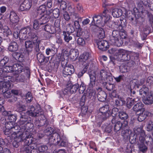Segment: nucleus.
<instances>
[{"mask_svg":"<svg viewBox=\"0 0 153 153\" xmlns=\"http://www.w3.org/2000/svg\"><path fill=\"white\" fill-rule=\"evenodd\" d=\"M110 14V12L106 9L103 11L102 16L98 15L93 17L92 23L94 22L95 19H97L96 20V23L95 24V25L103 26L105 24L108 22L107 25L108 27L110 28L116 29L113 31L112 35L110 36L109 42L111 45L120 47L123 45V42L120 32L123 31V27L126 25L127 22L125 19L120 20L121 25L120 23L118 24L117 22L109 21L111 18Z\"/></svg>","mask_w":153,"mask_h":153,"instance_id":"obj_1","label":"nucleus"},{"mask_svg":"<svg viewBox=\"0 0 153 153\" xmlns=\"http://www.w3.org/2000/svg\"><path fill=\"white\" fill-rule=\"evenodd\" d=\"M21 117L19 123L24 125V128H26V125L30 121V116L35 117L39 115V111L35 109L33 106L29 107L26 113L22 112L21 113Z\"/></svg>","mask_w":153,"mask_h":153,"instance_id":"obj_2","label":"nucleus"},{"mask_svg":"<svg viewBox=\"0 0 153 153\" xmlns=\"http://www.w3.org/2000/svg\"><path fill=\"white\" fill-rule=\"evenodd\" d=\"M13 123L8 121L6 120L5 122H4V124H2L5 128V129L4 131V134L9 136L11 135L12 137L15 136L16 133L20 131L21 128L23 129H25L24 127V125L21 124L19 122V126H16L13 127Z\"/></svg>","mask_w":153,"mask_h":153,"instance_id":"obj_3","label":"nucleus"},{"mask_svg":"<svg viewBox=\"0 0 153 153\" xmlns=\"http://www.w3.org/2000/svg\"><path fill=\"white\" fill-rule=\"evenodd\" d=\"M13 68V71L11 72H13V76H11L10 81L11 82H24L25 80V76L24 75H21L19 76V74L21 73L24 70V66L22 64H15L12 66Z\"/></svg>","mask_w":153,"mask_h":153,"instance_id":"obj_4","label":"nucleus"},{"mask_svg":"<svg viewBox=\"0 0 153 153\" xmlns=\"http://www.w3.org/2000/svg\"><path fill=\"white\" fill-rule=\"evenodd\" d=\"M89 76L90 77V82L89 84L88 89L89 90V91H88V96L90 98H94L98 95H100V93L102 92V88L101 87H98L96 88V90L98 92H97L94 89H91L95 84L96 77H95V74L94 73L93 74H89Z\"/></svg>","mask_w":153,"mask_h":153,"instance_id":"obj_5","label":"nucleus"},{"mask_svg":"<svg viewBox=\"0 0 153 153\" xmlns=\"http://www.w3.org/2000/svg\"><path fill=\"white\" fill-rule=\"evenodd\" d=\"M13 69L12 66H6L3 68H0V83L2 84L4 81L10 79V74Z\"/></svg>","mask_w":153,"mask_h":153,"instance_id":"obj_6","label":"nucleus"},{"mask_svg":"<svg viewBox=\"0 0 153 153\" xmlns=\"http://www.w3.org/2000/svg\"><path fill=\"white\" fill-rule=\"evenodd\" d=\"M31 136L28 133L27 134L25 132L22 133L20 131L16 133L15 136L12 137L11 135L8 136L11 139H14V141L13 143V145L14 147L16 148L18 146V144L19 142L23 141L25 140V139L28 138L30 136Z\"/></svg>","mask_w":153,"mask_h":153,"instance_id":"obj_7","label":"nucleus"},{"mask_svg":"<svg viewBox=\"0 0 153 153\" xmlns=\"http://www.w3.org/2000/svg\"><path fill=\"white\" fill-rule=\"evenodd\" d=\"M52 12L51 10L47 11V14L42 16L39 19H35L33 23V27L35 30L39 29L40 25L47 23L49 21L50 16L49 14Z\"/></svg>","mask_w":153,"mask_h":153,"instance_id":"obj_8","label":"nucleus"},{"mask_svg":"<svg viewBox=\"0 0 153 153\" xmlns=\"http://www.w3.org/2000/svg\"><path fill=\"white\" fill-rule=\"evenodd\" d=\"M100 112L99 113L98 120L101 122L106 119L111 115V111L109 109V106L105 105L100 109Z\"/></svg>","mask_w":153,"mask_h":153,"instance_id":"obj_9","label":"nucleus"},{"mask_svg":"<svg viewBox=\"0 0 153 153\" xmlns=\"http://www.w3.org/2000/svg\"><path fill=\"white\" fill-rule=\"evenodd\" d=\"M113 81L112 76L109 73H107L104 70H102L100 72V76L99 80L97 82L99 83H112Z\"/></svg>","mask_w":153,"mask_h":153,"instance_id":"obj_10","label":"nucleus"},{"mask_svg":"<svg viewBox=\"0 0 153 153\" xmlns=\"http://www.w3.org/2000/svg\"><path fill=\"white\" fill-rule=\"evenodd\" d=\"M134 134H136V137L139 135V140L143 141L144 140L149 138V140H151L152 138L150 135H146L144 131L141 127H136L134 128Z\"/></svg>","mask_w":153,"mask_h":153,"instance_id":"obj_11","label":"nucleus"},{"mask_svg":"<svg viewBox=\"0 0 153 153\" xmlns=\"http://www.w3.org/2000/svg\"><path fill=\"white\" fill-rule=\"evenodd\" d=\"M1 87H0V89L3 90V87H5V90H3V92H0L1 94H3L5 98H8L11 97L10 92L8 91V89L12 87L13 86V84L10 81V80H7V81H4L1 85Z\"/></svg>","mask_w":153,"mask_h":153,"instance_id":"obj_12","label":"nucleus"},{"mask_svg":"<svg viewBox=\"0 0 153 153\" xmlns=\"http://www.w3.org/2000/svg\"><path fill=\"white\" fill-rule=\"evenodd\" d=\"M31 136H30L28 139H25V143L27 144L23 148L21 149L22 153H31L32 149H34L33 146L32 139L30 138L31 137V135L30 134Z\"/></svg>","mask_w":153,"mask_h":153,"instance_id":"obj_13","label":"nucleus"},{"mask_svg":"<svg viewBox=\"0 0 153 153\" xmlns=\"http://www.w3.org/2000/svg\"><path fill=\"white\" fill-rule=\"evenodd\" d=\"M3 114L5 116L4 117H2L1 119V123L4 124L6 120H8L11 122L13 123L16 120V114H12L10 111H3Z\"/></svg>","mask_w":153,"mask_h":153,"instance_id":"obj_14","label":"nucleus"},{"mask_svg":"<svg viewBox=\"0 0 153 153\" xmlns=\"http://www.w3.org/2000/svg\"><path fill=\"white\" fill-rule=\"evenodd\" d=\"M30 37L32 39V41H27L25 42V46L27 49L30 48L31 49L34 46L36 47L39 46V42L37 40L38 37L36 36L34 34L32 36L31 35Z\"/></svg>","mask_w":153,"mask_h":153,"instance_id":"obj_15","label":"nucleus"},{"mask_svg":"<svg viewBox=\"0 0 153 153\" xmlns=\"http://www.w3.org/2000/svg\"><path fill=\"white\" fill-rule=\"evenodd\" d=\"M124 51L125 52H123V53H120L118 55V56L120 55V56H122V60L125 61L128 60L130 59L131 56L132 59H133V57H134V59L137 60L138 57V54L134 52L128 51L124 50Z\"/></svg>","mask_w":153,"mask_h":153,"instance_id":"obj_16","label":"nucleus"},{"mask_svg":"<svg viewBox=\"0 0 153 153\" xmlns=\"http://www.w3.org/2000/svg\"><path fill=\"white\" fill-rule=\"evenodd\" d=\"M79 88V85L78 83H76L73 85L71 84H69L66 86L63 92L65 95H70L75 93Z\"/></svg>","mask_w":153,"mask_h":153,"instance_id":"obj_17","label":"nucleus"},{"mask_svg":"<svg viewBox=\"0 0 153 153\" xmlns=\"http://www.w3.org/2000/svg\"><path fill=\"white\" fill-rule=\"evenodd\" d=\"M91 57V54L90 53L84 52L80 56L79 59V62L82 65L86 66L88 65Z\"/></svg>","mask_w":153,"mask_h":153,"instance_id":"obj_18","label":"nucleus"},{"mask_svg":"<svg viewBox=\"0 0 153 153\" xmlns=\"http://www.w3.org/2000/svg\"><path fill=\"white\" fill-rule=\"evenodd\" d=\"M27 33L28 34V36L30 37L31 36H32L34 34L32 33L30 28L29 27H26L22 28L20 30L19 35L20 36L22 35V38L24 39H25L27 37H28L27 36Z\"/></svg>","mask_w":153,"mask_h":153,"instance_id":"obj_19","label":"nucleus"},{"mask_svg":"<svg viewBox=\"0 0 153 153\" xmlns=\"http://www.w3.org/2000/svg\"><path fill=\"white\" fill-rule=\"evenodd\" d=\"M74 72V69L73 65L71 64H68L66 65L64 68L63 74L65 77L68 75H70L73 74Z\"/></svg>","mask_w":153,"mask_h":153,"instance_id":"obj_20","label":"nucleus"},{"mask_svg":"<svg viewBox=\"0 0 153 153\" xmlns=\"http://www.w3.org/2000/svg\"><path fill=\"white\" fill-rule=\"evenodd\" d=\"M57 137V142L58 143H59L60 142V145L63 147L65 146L68 143V141L65 137H63L62 138L59 136V134L57 133H54L53 134V136Z\"/></svg>","mask_w":153,"mask_h":153,"instance_id":"obj_21","label":"nucleus"},{"mask_svg":"<svg viewBox=\"0 0 153 153\" xmlns=\"http://www.w3.org/2000/svg\"><path fill=\"white\" fill-rule=\"evenodd\" d=\"M32 6V2L30 0H25L20 6V9L22 11L29 10Z\"/></svg>","mask_w":153,"mask_h":153,"instance_id":"obj_22","label":"nucleus"},{"mask_svg":"<svg viewBox=\"0 0 153 153\" xmlns=\"http://www.w3.org/2000/svg\"><path fill=\"white\" fill-rule=\"evenodd\" d=\"M98 48L102 51L106 50L109 47L108 42L106 41L102 40L97 43Z\"/></svg>","mask_w":153,"mask_h":153,"instance_id":"obj_23","label":"nucleus"},{"mask_svg":"<svg viewBox=\"0 0 153 153\" xmlns=\"http://www.w3.org/2000/svg\"><path fill=\"white\" fill-rule=\"evenodd\" d=\"M10 19L12 23H16L19 21V18L16 14L13 11H11L10 13Z\"/></svg>","mask_w":153,"mask_h":153,"instance_id":"obj_24","label":"nucleus"},{"mask_svg":"<svg viewBox=\"0 0 153 153\" xmlns=\"http://www.w3.org/2000/svg\"><path fill=\"white\" fill-rule=\"evenodd\" d=\"M141 111L142 112L139 114L138 118V120L140 122L144 120L149 114V112L145 109H143Z\"/></svg>","mask_w":153,"mask_h":153,"instance_id":"obj_25","label":"nucleus"},{"mask_svg":"<svg viewBox=\"0 0 153 153\" xmlns=\"http://www.w3.org/2000/svg\"><path fill=\"white\" fill-rule=\"evenodd\" d=\"M143 102L146 104H152L153 103V95L152 94H148L146 98L143 97Z\"/></svg>","mask_w":153,"mask_h":153,"instance_id":"obj_26","label":"nucleus"},{"mask_svg":"<svg viewBox=\"0 0 153 153\" xmlns=\"http://www.w3.org/2000/svg\"><path fill=\"white\" fill-rule=\"evenodd\" d=\"M143 105L142 102H139L133 106V109L136 112L141 111L143 109H145L143 108Z\"/></svg>","mask_w":153,"mask_h":153,"instance_id":"obj_27","label":"nucleus"},{"mask_svg":"<svg viewBox=\"0 0 153 153\" xmlns=\"http://www.w3.org/2000/svg\"><path fill=\"white\" fill-rule=\"evenodd\" d=\"M144 140H144L143 141H139V142L137 144L138 147L140 151L142 152H146L148 149L147 146L144 144Z\"/></svg>","mask_w":153,"mask_h":153,"instance_id":"obj_28","label":"nucleus"},{"mask_svg":"<svg viewBox=\"0 0 153 153\" xmlns=\"http://www.w3.org/2000/svg\"><path fill=\"white\" fill-rule=\"evenodd\" d=\"M138 100V99H133L130 98H127L126 99L127 107L129 108H131L133 104Z\"/></svg>","mask_w":153,"mask_h":153,"instance_id":"obj_29","label":"nucleus"},{"mask_svg":"<svg viewBox=\"0 0 153 153\" xmlns=\"http://www.w3.org/2000/svg\"><path fill=\"white\" fill-rule=\"evenodd\" d=\"M18 48V46L17 44L15 42H11L9 44L8 49L9 51L11 52L16 51Z\"/></svg>","mask_w":153,"mask_h":153,"instance_id":"obj_30","label":"nucleus"},{"mask_svg":"<svg viewBox=\"0 0 153 153\" xmlns=\"http://www.w3.org/2000/svg\"><path fill=\"white\" fill-rule=\"evenodd\" d=\"M13 56L15 59L19 62H22L24 60V57L23 55L17 52L13 53Z\"/></svg>","mask_w":153,"mask_h":153,"instance_id":"obj_31","label":"nucleus"},{"mask_svg":"<svg viewBox=\"0 0 153 153\" xmlns=\"http://www.w3.org/2000/svg\"><path fill=\"white\" fill-rule=\"evenodd\" d=\"M122 14V12L120 9H114L112 10V15L114 17L118 18Z\"/></svg>","mask_w":153,"mask_h":153,"instance_id":"obj_32","label":"nucleus"},{"mask_svg":"<svg viewBox=\"0 0 153 153\" xmlns=\"http://www.w3.org/2000/svg\"><path fill=\"white\" fill-rule=\"evenodd\" d=\"M109 52L111 54L117 56L118 55L119 53H123L125 51L123 49H115L114 48H112L109 50Z\"/></svg>","mask_w":153,"mask_h":153,"instance_id":"obj_33","label":"nucleus"},{"mask_svg":"<svg viewBox=\"0 0 153 153\" xmlns=\"http://www.w3.org/2000/svg\"><path fill=\"white\" fill-rule=\"evenodd\" d=\"M68 10L69 13L71 15L75 16L76 18L78 17V15L76 13V9L73 6L70 5L68 7Z\"/></svg>","mask_w":153,"mask_h":153,"instance_id":"obj_34","label":"nucleus"},{"mask_svg":"<svg viewBox=\"0 0 153 153\" xmlns=\"http://www.w3.org/2000/svg\"><path fill=\"white\" fill-rule=\"evenodd\" d=\"M133 12L135 16L137 18H139L143 14V12L141 10H139L136 7L134 8L133 10Z\"/></svg>","mask_w":153,"mask_h":153,"instance_id":"obj_35","label":"nucleus"},{"mask_svg":"<svg viewBox=\"0 0 153 153\" xmlns=\"http://www.w3.org/2000/svg\"><path fill=\"white\" fill-rule=\"evenodd\" d=\"M64 36V39L65 42H68L70 41L72 39V37L70 36V33H67L65 31L62 32Z\"/></svg>","mask_w":153,"mask_h":153,"instance_id":"obj_36","label":"nucleus"},{"mask_svg":"<svg viewBox=\"0 0 153 153\" xmlns=\"http://www.w3.org/2000/svg\"><path fill=\"white\" fill-rule=\"evenodd\" d=\"M79 53L77 50L71 49L69 53V55L71 58L76 59L78 56Z\"/></svg>","mask_w":153,"mask_h":153,"instance_id":"obj_37","label":"nucleus"},{"mask_svg":"<svg viewBox=\"0 0 153 153\" xmlns=\"http://www.w3.org/2000/svg\"><path fill=\"white\" fill-rule=\"evenodd\" d=\"M148 91V89L145 85H143V87L141 88L140 91V94L143 95L144 97H145Z\"/></svg>","mask_w":153,"mask_h":153,"instance_id":"obj_38","label":"nucleus"},{"mask_svg":"<svg viewBox=\"0 0 153 153\" xmlns=\"http://www.w3.org/2000/svg\"><path fill=\"white\" fill-rule=\"evenodd\" d=\"M126 102L123 97H120V99L115 100V104L117 106L122 105L126 103Z\"/></svg>","mask_w":153,"mask_h":153,"instance_id":"obj_39","label":"nucleus"},{"mask_svg":"<svg viewBox=\"0 0 153 153\" xmlns=\"http://www.w3.org/2000/svg\"><path fill=\"white\" fill-rule=\"evenodd\" d=\"M50 10H51L52 11V12L49 14V15L50 16H51V14L53 12V16H54V17H55L56 18H58L59 17V15H60V11L58 8H56L55 9H54V10H53V11L51 10H50L48 11L47 10L46 11L45 14H47V13H46L47 11H48Z\"/></svg>","mask_w":153,"mask_h":153,"instance_id":"obj_40","label":"nucleus"},{"mask_svg":"<svg viewBox=\"0 0 153 153\" xmlns=\"http://www.w3.org/2000/svg\"><path fill=\"white\" fill-rule=\"evenodd\" d=\"M97 35L99 39H102L105 36V33L104 30L102 28H99L97 31Z\"/></svg>","mask_w":153,"mask_h":153,"instance_id":"obj_41","label":"nucleus"},{"mask_svg":"<svg viewBox=\"0 0 153 153\" xmlns=\"http://www.w3.org/2000/svg\"><path fill=\"white\" fill-rule=\"evenodd\" d=\"M46 8L45 5L42 4L39 6L37 10V13L40 15H41L45 12Z\"/></svg>","mask_w":153,"mask_h":153,"instance_id":"obj_42","label":"nucleus"},{"mask_svg":"<svg viewBox=\"0 0 153 153\" xmlns=\"http://www.w3.org/2000/svg\"><path fill=\"white\" fill-rule=\"evenodd\" d=\"M66 30L67 33H71L74 31V28L72 25L69 24L67 25Z\"/></svg>","mask_w":153,"mask_h":153,"instance_id":"obj_43","label":"nucleus"},{"mask_svg":"<svg viewBox=\"0 0 153 153\" xmlns=\"http://www.w3.org/2000/svg\"><path fill=\"white\" fill-rule=\"evenodd\" d=\"M2 31L4 34L6 36L11 35L12 33L11 30L7 26H5L4 27Z\"/></svg>","mask_w":153,"mask_h":153,"instance_id":"obj_44","label":"nucleus"},{"mask_svg":"<svg viewBox=\"0 0 153 153\" xmlns=\"http://www.w3.org/2000/svg\"><path fill=\"white\" fill-rule=\"evenodd\" d=\"M122 125V123L120 121H118L117 122L114 126V129L115 131L117 132L121 128Z\"/></svg>","mask_w":153,"mask_h":153,"instance_id":"obj_45","label":"nucleus"},{"mask_svg":"<svg viewBox=\"0 0 153 153\" xmlns=\"http://www.w3.org/2000/svg\"><path fill=\"white\" fill-rule=\"evenodd\" d=\"M119 116L121 119H126L128 118V115L127 114L123 111H121L119 112Z\"/></svg>","mask_w":153,"mask_h":153,"instance_id":"obj_46","label":"nucleus"},{"mask_svg":"<svg viewBox=\"0 0 153 153\" xmlns=\"http://www.w3.org/2000/svg\"><path fill=\"white\" fill-rule=\"evenodd\" d=\"M76 11L80 13H83L84 10L81 4H77L76 5Z\"/></svg>","mask_w":153,"mask_h":153,"instance_id":"obj_47","label":"nucleus"},{"mask_svg":"<svg viewBox=\"0 0 153 153\" xmlns=\"http://www.w3.org/2000/svg\"><path fill=\"white\" fill-rule=\"evenodd\" d=\"M9 61V58L7 56H5L2 59L0 62L1 66H3L7 63Z\"/></svg>","mask_w":153,"mask_h":153,"instance_id":"obj_48","label":"nucleus"},{"mask_svg":"<svg viewBox=\"0 0 153 153\" xmlns=\"http://www.w3.org/2000/svg\"><path fill=\"white\" fill-rule=\"evenodd\" d=\"M77 44L81 46H83L85 44V42L84 39L82 38H79L77 40Z\"/></svg>","mask_w":153,"mask_h":153,"instance_id":"obj_49","label":"nucleus"},{"mask_svg":"<svg viewBox=\"0 0 153 153\" xmlns=\"http://www.w3.org/2000/svg\"><path fill=\"white\" fill-rule=\"evenodd\" d=\"M115 87V85L112 83H106V88L108 91H111Z\"/></svg>","mask_w":153,"mask_h":153,"instance_id":"obj_50","label":"nucleus"},{"mask_svg":"<svg viewBox=\"0 0 153 153\" xmlns=\"http://www.w3.org/2000/svg\"><path fill=\"white\" fill-rule=\"evenodd\" d=\"M147 130L149 131H152V134L153 135V123L150 122L147 126Z\"/></svg>","mask_w":153,"mask_h":153,"instance_id":"obj_51","label":"nucleus"},{"mask_svg":"<svg viewBox=\"0 0 153 153\" xmlns=\"http://www.w3.org/2000/svg\"><path fill=\"white\" fill-rule=\"evenodd\" d=\"M67 7V3L65 2H62L60 5V9L61 11H65Z\"/></svg>","mask_w":153,"mask_h":153,"instance_id":"obj_52","label":"nucleus"},{"mask_svg":"<svg viewBox=\"0 0 153 153\" xmlns=\"http://www.w3.org/2000/svg\"><path fill=\"white\" fill-rule=\"evenodd\" d=\"M147 20L151 24L153 23V15L151 13H148Z\"/></svg>","mask_w":153,"mask_h":153,"instance_id":"obj_53","label":"nucleus"},{"mask_svg":"<svg viewBox=\"0 0 153 153\" xmlns=\"http://www.w3.org/2000/svg\"><path fill=\"white\" fill-rule=\"evenodd\" d=\"M118 113V109L117 108H114L111 112V115L113 117H114Z\"/></svg>","mask_w":153,"mask_h":153,"instance_id":"obj_54","label":"nucleus"},{"mask_svg":"<svg viewBox=\"0 0 153 153\" xmlns=\"http://www.w3.org/2000/svg\"><path fill=\"white\" fill-rule=\"evenodd\" d=\"M122 126L121 128L123 130H124V131H122V132L123 133H124V132L125 131V128H126L128 126V122L127 121L124 120L123 121V123H122Z\"/></svg>","mask_w":153,"mask_h":153,"instance_id":"obj_55","label":"nucleus"},{"mask_svg":"<svg viewBox=\"0 0 153 153\" xmlns=\"http://www.w3.org/2000/svg\"><path fill=\"white\" fill-rule=\"evenodd\" d=\"M63 17L64 19L66 21H68L70 19V16L68 13L65 11L63 13Z\"/></svg>","mask_w":153,"mask_h":153,"instance_id":"obj_56","label":"nucleus"},{"mask_svg":"<svg viewBox=\"0 0 153 153\" xmlns=\"http://www.w3.org/2000/svg\"><path fill=\"white\" fill-rule=\"evenodd\" d=\"M38 60L39 62H42L44 61V56L43 54H38L37 56Z\"/></svg>","mask_w":153,"mask_h":153,"instance_id":"obj_57","label":"nucleus"},{"mask_svg":"<svg viewBox=\"0 0 153 153\" xmlns=\"http://www.w3.org/2000/svg\"><path fill=\"white\" fill-rule=\"evenodd\" d=\"M119 69L120 71L122 73H124L127 71L126 66L122 65L119 67Z\"/></svg>","mask_w":153,"mask_h":153,"instance_id":"obj_58","label":"nucleus"},{"mask_svg":"<svg viewBox=\"0 0 153 153\" xmlns=\"http://www.w3.org/2000/svg\"><path fill=\"white\" fill-rule=\"evenodd\" d=\"M149 1V0H140V3L142 5L146 6L148 5Z\"/></svg>","mask_w":153,"mask_h":153,"instance_id":"obj_59","label":"nucleus"},{"mask_svg":"<svg viewBox=\"0 0 153 153\" xmlns=\"http://www.w3.org/2000/svg\"><path fill=\"white\" fill-rule=\"evenodd\" d=\"M39 151L41 152H44L47 149V147L45 145H43L39 148Z\"/></svg>","mask_w":153,"mask_h":153,"instance_id":"obj_60","label":"nucleus"},{"mask_svg":"<svg viewBox=\"0 0 153 153\" xmlns=\"http://www.w3.org/2000/svg\"><path fill=\"white\" fill-rule=\"evenodd\" d=\"M26 109V107L25 105L20 106L17 109V110L19 112H22L24 111Z\"/></svg>","mask_w":153,"mask_h":153,"instance_id":"obj_61","label":"nucleus"},{"mask_svg":"<svg viewBox=\"0 0 153 153\" xmlns=\"http://www.w3.org/2000/svg\"><path fill=\"white\" fill-rule=\"evenodd\" d=\"M147 6L151 10H153V0H149Z\"/></svg>","mask_w":153,"mask_h":153,"instance_id":"obj_62","label":"nucleus"},{"mask_svg":"<svg viewBox=\"0 0 153 153\" xmlns=\"http://www.w3.org/2000/svg\"><path fill=\"white\" fill-rule=\"evenodd\" d=\"M79 90L81 91V92H83L85 89V85L84 83L82 82L79 88Z\"/></svg>","mask_w":153,"mask_h":153,"instance_id":"obj_63","label":"nucleus"},{"mask_svg":"<svg viewBox=\"0 0 153 153\" xmlns=\"http://www.w3.org/2000/svg\"><path fill=\"white\" fill-rule=\"evenodd\" d=\"M46 5L48 7L51 8L52 6V0H48Z\"/></svg>","mask_w":153,"mask_h":153,"instance_id":"obj_64","label":"nucleus"}]
</instances>
